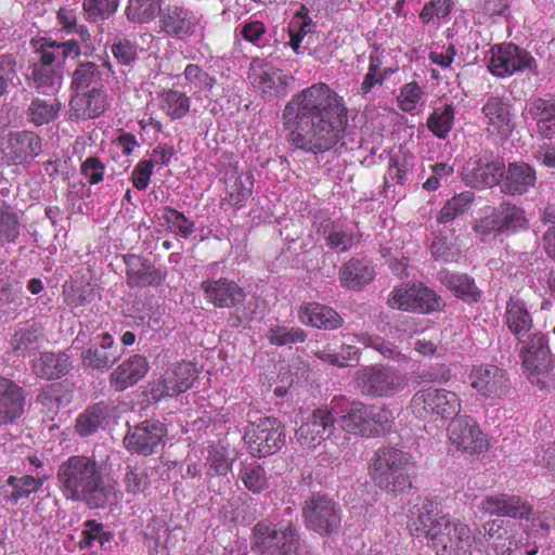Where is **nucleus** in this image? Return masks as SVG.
<instances>
[{
  "label": "nucleus",
  "mask_w": 555,
  "mask_h": 555,
  "mask_svg": "<svg viewBox=\"0 0 555 555\" xmlns=\"http://www.w3.org/2000/svg\"><path fill=\"white\" fill-rule=\"evenodd\" d=\"M283 130L288 142L309 153H324L343 138L348 120L344 98L324 82L292 96L284 107Z\"/></svg>",
  "instance_id": "1"
},
{
  "label": "nucleus",
  "mask_w": 555,
  "mask_h": 555,
  "mask_svg": "<svg viewBox=\"0 0 555 555\" xmlns=\"http://www.w3.org/2000/svg\"><path fill=\"white\" fill-rule=\"evenodd\" d=\"M57 477L66 499L83 501L93 508L116 505L122 496L114 483L104 482L100 466L91 457L70 456L61 464Z\"/></svg>",
  "instance_id": "2"
},
{
  "label": "nucleus",
  "mask_w": 555,
  "mask_h": 555,
  "mask_svg": "<svg viewBox=\"0 0 555 555\" xmlns=\"http://www.w3.org/2000/svg\"><path fill=\"white\" fill-rule=\"evenodd\" d=\"M409 529L412 535L425 538L437 555H466L474 541L467 525L439 515L430 503L418 509Z\"/></svg>",
  "instance_id": "3"
},
{
  "label": "nucleus",
  "mask_w": 555,
  "mask_h": 555,
  "mask_svg": "<svg viewBox=\"0 0 555 555\" xmlns=\"http://www.w3.org/2000/svg\"><path fill=\"white\" fill-rule=\"evenodd\" d=\"M412 467V456L409 453L383 447L376 450L371 460L370 474L376 486L397 494L410 489Z\"/></svg>",
  "instance_id": "4"
},
{
  "label": "nucleus",
  "mask_w": 555,
  "mask_h": 555,
  "mask_svg": "<svg viewBox=\"0 0 555 555\" xmlns=\"http://www.w3.org/2000/svg\"><path fill=\"white\" fill-rule=\"evenodd\" d=\"M251 547L260 555H299L297 528L291 521H258L253 528Z\"/></svg>",
  "instance_id": "5"
},
{
  "label": "nucleus",
  "mask_w": 555,
  "mask_h": 555,
  "mask_svg": "<svg viewBox=\"0 0 555 555\" xmlns=\"http://www.w3.org/2000/svg\"><path fill=\"white\" fill-rule=\"evenodd\" d=\"M525 209L509 202L489 208L482 218L474 222L473 230L485 243L492 242L501 235L515 234L528 227Z\"/></svg>",
  "instance_id": "6"
},
{
  "label": "nucleus",
  "mask_w": 555,
  "mask_h": 555,
  "mask_svg": "<svg viewBox=\"0 0 555 555\" xmlns=\"http://www.w3.org/2000/svg\"><path fill=\"white\" fill-rule=\"evenodd\" d=\"M410 408L417 418L437 422L457 416L462 410V400L454 391L427 387L413 395Z\"/></svg>",
  "instance_id": "7"
},
{
  "label": "nucleus",
  "mask_w": 555,
  "mask_h": 555,
  "mask_svg": "<svg viewBox=\"0 0 555 555\" xmlns=\"http://www.w3.org/2000/svg\"><path fill=\"white\" fill-rule=\"evenodd\" d=\"M354 384L363 396L391 398L405 389L406 378L391 366L369 365L357 371Z\"/></svg>",
  "instance_id": "8"
},
{
  "label": "nucleus",
  "mask_w": 555,
  "mask_h": 555,
  "mask_svg": "<svg viewBox=\"0 0 555 555\" xmlns=\"http://www.w3.org/2000/svg\"><path fill=\"white\" fill-rule=\"evenodd\" d=\"M522 372L528 380L540 388L552 384L551 371L555 360L552 357L547 339L542 333H534L520 350Z\"/></svg>",
  "instance_id": "9"
},
{
  "label": "nucleus",
  "mask_w": 555,
  "mask_h": 555,
  "mask_svg": "<svg viewBox=\"0 0 555 555\" xmlns=\"http://www.w3.org/2000/svg\"><path fill=\"white\" fill-rule=\"evenodd\" d=\"M489 72L499 78H507L517 73L537 74L538 63L530 52L514 43L494 44L490 49Z\"/></svg>",
  "instance_id": "10"
},
{
  "label": "nucleus",
  "mask_w": 555,
  "mask_h": 555,
  "mask_svg": "<svg viewBox=\"0 0 555 555\" xmlns=\"http://www.w3.org/2000/svg\"><path fill=\"white\" fill-rule=\"evenodd\" d=\"M244 440L253 456L274 454L285 442L284 426L276 418L261 417L247 426Z\"/></svg>",
  "instance_id": "11"
},
{
  "label": "nucleus",
  "mask_w": 555,
  "mask_h": 555,
  "mask_svg": "<svg viewBox=\"0 0 555 555\" xmlns=\"http://www.w3.org/2000/svg\"><path fill=\"white\" fill-rule=\"evenodd\" d=\"M302 515L306 527L322 537L336 532L341 524L339 505L322 494H314L306 501Z\"/></svg>",
  "instance_id": "12"
},
{
  "label": "nucleus",
  "mask_w": 555,
  "mask_h": 555,
  "mask_svg": "<svg viewBox=\"0 0 555 555\" xmlns=\"http://www.w3.org/2000/svg\"><path fill=\"white\" fill-rule=\"evenodd\" d=\"M447 434L451 448L465 454H479L489 447L478 423L468 415L453 417L448 425Z\"/></svg>",
  "instance_id": "13"
},
{
  "label": "nucleus",
  "mask_w": 555,
  "mask_h": 555,
  "mask_svg": "<svg viewBox=\"0 0 555 555\" xmlns=\"http://www.w3.org/2000/svg\"><path fill=\"white\" fill-rule=\"evenodd\" d=\"M248 78L253 87L269 99L285 95L293 81L292 76L266 59H254L250 62Z\"/></svg>",
  "instance_id": "14"
},
{
  "label": "nucleus",
  "mask_w": 555,
  "mask_h": 555,
  "mask_svg": "<svg viewBox=\"0 0 555 555\" xmlns=\"http://www.w3.org/2000/svg\"><path fill=\"white\" fill-rule=\"evenodd\" d=\"M392 309L428 313L439 308L440 302L431 289L422 284H402L393 288L388 298Z\"/></svg>",
  "instance_id": "15"
},
{
  "label": "nucleus",
  "mask_w": 555,
  "mask_h": 555,
  "mask_svg": "<svg viewBox=\"0 0 555 555\" xmlns=\"http://www.w3.org/2000/svg\"><path fill=\"white\" fill-rule=\"evenodd\" d=\"M468 378L470 387L485 400L496 401L508 392L507 374L495 365H475Z\"/></svg>",
  "instance_id": "16"
},
{
  "label": "nucleus",
  "mask_w": 555,
  "mask_h": 555,
  "mask_svg": "<svg viewBox=\"0 0 555 555\" xmlns=\"http://www.w3.org/2000/svg\"><path fill=\"white\" fill-rule=\"evenodd\" d=\"M41 152L40 138L30 131H16L0 138V162L20 165Z\"/></svg>",
  "instance_id": "17"
},
{
  "label": "nucleus",
  "mask_w": 555,
  "mask_h": 555,
  "mask_svg": "<svg viewBox=\"0 0 555 555\" xmlns=\"http://www.w3.org/2000/svg\"><path fill=\"white\" fill-rule=\"evenodd\" d=\"M335 424V416L328 408H320L301 424L296 431L297 442L308 450H314L328 437Z\"/></svg>",
  "instance_id": "18"
},
{
  "label": "nucleus",
  "mask_w": 555,
  "mask_h": 555,
  "mask_svg": "<svg viewBox=\"0 0 555 555\" xmlns=\"http://www.w3.org/2000/svg\"><path fill=\"white\" fill-rule=\"evenodd\" d=\"M195 377L196 370L192 363H176L166 370L162 379L153 386L152 396L156 400L178 396L192 387Z\"/></svg>",
  "instance_id": "19"
},
{
  "label": "nucleus",
  "mask_w": 555,
  "mask_h": 555,
  "mask_svg": "<svg viewBox=\"0 0 555 555\" xmlns=\"http://www.w3.org/2000/svg\"><path fill=\"white\" fill-rule=\"evenodd\" d=\"M343 429L350 434L365 436L372 433L365 427L367 405L359 401H349L346 398H334L328 408Z\"/></svg>",
  "instance_id": "20"
},
{
  "label": "nucleus",
  "mask_w": 555,
  "mask_h": 555,
  "mask_svg": "<svg viewBox=\"0 0 555 555\" xmlns=\"http://www.w3.org/2000/svg\"><path fill=\"white\" fill-rule=\"evenodd\" d=\"M167 430L158 421H145L125 437L126 448L132 453L152 454L160 446Z\"/></svg>",
  "instance_id": "21"
},
{
  "label": "nucleus",
  "mask_w": 555,
  "mask_h": 555,
  "mask_svg": "<svg viewBox=\"0 0 555 555\" xmlns=\"http://www.w3.org/2000/svg\"><path fill=\"white\" fill-rule=\"evenodd\" d=\"M207 302L217 308H232L245 300L246 294L236 282L220 278L207 279L201 284Z\"/></svg>",
  "instance_id": "22"
},
{
  "label": "nucleus",
  "mask_w": 555,
  "mask_h": 555,
  "mask_svg": "<svg viewBox=\"0 0 555 555\" xmlns=\"http://www.w3.org/2000/svg\"><path fill=\"white\" fill-rule=\"evenodd\" d=\"M504 176L502 162H489L479 157L469 158L463 167L462 178L472 188H492L499 184Z\"/></svg>",
  "instance_id": "23"
},
{
  "label": "nucleus",
  "mask_w": 555,
  "mask_h": 555,
  "mask_svg": "<svg viewBox=\"0 0 555 555\" xmlns=\"http://www.w3.org/2000/svg\"><path fill=\"white\" fill-rule=\"evenodd\" d=\"M159 26L166 35L185 40L194 35L197 20L195 14L183 5H168L160 12Z\"/></svg>",
  "instance_id": "24"
},
{
  "label": "nucleus",
  "mask_w": 555,
  "mask_h": 555,
  "mask_svg": "<svg viewBox=\"0 0 555 555\" xmlns=\"http://www.w3.org/2000/svg\"><path fill=\"white\" fill-rule=\"evenodd\" d=\"M479 509L488 515L528 518L532 506L517 495L505 493L486 496L479 504Z\"/></svg>",
  "instance_id": "25"
},
{
  "label": "nucleus",
  "mask_w": 555,
  "mask_h": 555,
  "mask_svg": "<svg viewBox=\"0 0 555 555\" xmlns=\"http://www.w3.org/2000/svg\"><path fill=\"white\" fill-rule=\"evenodd\" d=\"M121 353L114 345V338L108 333L95 335L90 346L81 352V359L86 366L92 369H107L114 364Z\"/></svg>",
  "instance_id": "26"
},
{
  "label": "nucleus",
  "mask_w": 555,
  "mask_h": 555,
  "mask_svg": "<svg viewBox=\"0 0 555 555\" xmlns=\"http://www.w3.org/2000/svg\"><path fill=\"white\" fill-rule=\"evenodd\" d=\"M482 113L487 119V131L498 135L500 139H506L514 129V122L511 114V107L499 96H491L482 107Z\"/></svg>",
  "instance_id": "27"
},
{
  "label": "nucleus",
  "mask_w": 555,
  "mask_h": 555,
  "mask_svg": "<svg viewBox=\"0 0 555 555\" xmlns=\"http://www.w3.org/2000/svg\"><path fill=\"white\" fill-rule=\"evenodd\" d=\"M537 173L533 167L524 162L509 163L504 168L502 191L509 195H522L534 188Z\"/></svg>",
  "instance_id": "28"
},
{
  "label": "nucleus",
  "mask_w": 555,
  "mask_h": 555,
  "mask_svg": "<svg viewBox=\"0 0 555 555\" xmlns=\"http://www.w3.org/2000/svg\"><path fill=\"white\" fill-rule=\"evenodd\" d=\"M23 389L9 378L0 376V426L13 423L24 413Z\"/></svg>",
  "instance_id": "29"
},
{
  "label": "nucleus",
  "mask_w": 555,
  "mask_h": 555,
  "mask_svg": "<svg viewBox=\"0 0 555 555\" xmlns=\"http://www.w3.org/2000/svg\"><path fill=\"white\" fill-rule=\"evenodd\" d=\"M147 372V359L141 354H134L113 371L109 383L116 390L121 391L137 384Z\"/></svg>",
  "instance_id": "30"
},
{
  "label": "nucleus",
  "mask_w": 555,
  "mask_h": 555,
  "mask_svg": "<svg viewBox=\"0 0 555 555\" xmlns=\"http://www.w3.org/2000/svg\"><path fill=\"white\" fill-rule=\"evenodd\" d=\"M297 315L302 324L321 330H336L343 325L341 317L333 308L318 302L301 305Z\"/></svg>",
  "instance_id": "31"
},
{
  "label": "nucleus",
  "mask_w": 555,
  "mask_h": 555,
  "mask_svg": "<svg viewBox=\"0 0 555 555\" xmlns=\"http://www.w3.org/2000/svg\"><path fill=\"white\" fill-rule=\"evenodd\" d=\"M107 105L106 94L96 87H93L87 93H77L70 100L72 112L79 119L96 118L105 112Z\"/></svg>",
  "instance_id": "32"
},
{
  "label": "nucleus",
  "mask_w": 555,
  "mask_h": 555,
  "mask_svg": "<svg viewBox=\"0 0 555 555\" xmlns=\"http://www.w3.org/2000/svg\"><path fill=\"white\" fill-rule=\"evenodd\" d=\"M34 49L41 54L44 64H60L68 57H77L80 54V47L75 40L56 42L48 38L33 40Z\"/></svg>",
  "instance_id": "33"
},
{
  "label": "nucleus",
  "mask_w": 555,
  "mask_h": 555,
  "mask_svg": "<svg viewBox=\"0 0 555 555\" xmlns=\"http://www.w3.org/2000/svg\"><path fill=\"white\" fill-rule=\"evenodd\" d=\"M505 324L517 339L526 336L532 328V317L526 304L516 297H511L505 308Z\"/></svg>",
  "instance_id": "34"
},
{
  "label": "nucleus",
  "mask_w": 555,
  "mask_h": 555,
  "mask_svg": "<svg viewBox=\"0 0 555 555\" xmlns=\"http://www.w3.org/2000/svg\"><path fill=\"white\" fill-rule=\"evenodd\" d=\"M529 114L537 122V131L543 139L555 138V96L535 99Z\"/></svg>",
  "instance_id": "35"
},
{
  "label": "nucleus",
  "mask_w": 555,
  "mask_h": 555,
  "mask_svg": "<svg viewBox=\"0 0 555 555\" xmlns=\"http://www.w3.org/2000/svg\"><path fill=\"white\" fill-rule=\"evenodd\" d=\"M374 275V268L369 260L364 259H351L339 271L341 284L352 289L370 283Z\"/></svg>",
  "instance_id": "36"
},
{
  "label": "nucleus",
  "mask_w": 555,
  "mask_h": 555,
  "mask_svg": "<svg viewBox=\"0 0 555 555\" xmlns=\"http://www.w3.org/2000/svg\"><path fill=\"white\" fill-rule=\"evenodd\" d=\"M69 369V358L65 353L43 352L34 361L33 371L46 379L60 378L65 375Z\"/></svg>",
  "instance_id": "37"
},
{
  "label": "nucleus",
  "mask_w": 555,
  "mask_h": 555,
  "mask_svg": "<svg viewBox=\"0 0 555 555\" xmlns=\"http://www.w3.org/2000/svg\"><path fill=\"white\" fill-rule=\"evenodd\" d=\"M160 109L171 119H181L190 111V98L177 89H165L160 92L159 96Z\"/></svg>",
  "instance_id": "38"
},
{
  "label": "nucleus",
  "mask_w": 555,
  "mask_h": 555,
  "mask_svg": "<svg viewBox=\"0 0 555 555\" xmlns=\"http://www.w3.org/2000/svg\"><path fill=\"white\" fill-rule=\"evenodd\" d=\"M162 12V0H128L125 15L130 23L149 24Z\"/></svg>",
  "instance_id": "39"
},
{
  "label": "nucleus",
  "mask_w": 555,
  "mask_h": 555,
  "mask_svg": "<svg viewBox=\"0 0 555 555\" xmlns=\"http://www.w3.org/2000/svg\"><path fill=\"white\" fill-rule=\"evenodd\" d=\"M128 264V284L132 287L147 286L160 280V274L153 266L141 261L140 258L131 257Z\"/></svg>",
  "instance_id": "40"
},
{
  "label": "nucleus",
  "mask_w": 555,
  "mask_h": 555,
  "mask_svg": "<svg viewBox=\"0 0 555 555\" xmlns=\"http://www.w3.org/2000/svg\"><path fill=\"white\" fill-rule=\"evenodd\" d=\"M40 334L33 326L20 327L9 341L11 352L16 357H26L39 347Z\"/></svg>",
  "instance_id": "41"
},
{
  "label": "nucleus",
  "mask_w": 555,
  "mask_h": 555,
  "mask_svg": "<svg viewBox=\"0 0 555 555\" xmlns=\"http://www.w3.org/2000/svg\"><path fill=\"white\" fill-rule=\"evenodd\" d=\"M44 477L24 475L21 477L10 476L7 485L12 488L8 500L16 504L23 499L29 498L31 493L38 492L44 482Z\"/></svg>",
  "instance_id": "42"
},
{
  "label": "nucleus",
  "mask_w": 555,
  "mask_h": 555,
  "mask_svg": "<svg viewBox=\"0 0 555 555\" xmlns=\"http://www.w3.org/2000/svg\"><path fill=\"white\" fill-rule=\"evenodd\" d=\"M324 240L326 245L339 251H346L356 244V235L349 225L330 223L324 228Z\"/></svg>",
  "instance_id": "43"
},
{
  "label": "nucleus",
  "mask_w": 555,
  "mask_h": 555,
  "mask_svg": "<svg viewBox=\"0 0 555 555\" xmlns=\"http://www.w3.org/2000/svg\"><path fill=\"white\" fill-rule=\"evenodd\" d=\"M442 282L456 297L465 301H477L479 298V292L474 280L466 274L446 273Z\"/></svg>",
  "instance_id": "44"
},
{
  "label": "nucleus",
  "mask_w": 555,
  "mask_h": 555,
  "mask_svg": "<svg viewBox=\"0 0 555 555\" xmlns=\"http://www.w3.org/2000/svg\"><path fill=\"white\" fill-rule=\"evenodd\" d=\"M347 341H357L362 344L364 347H371L377 350L384 358L393 359L396 361H401L404 359V356L398 350L397 346L378 336H373L370 334L348 335Z\"/></svg>",
  "instance_id": "45"
},
{
  "label": "nucleus",
  "mask_w": 555,
  "mask_h": 555,
  "mask_svg": "<svg viewBox=\"0 0 555 555\" xmlns=\"http://www.w3.org/2000/svg\"><path fill=\"white\" fill-rule=\"evenodd\" d=\"M393 420V414L388 408L367 405L365 427L371 429L372 433L365 434L364 437H376L389 431Z\"/></svg>",
  "instance_id": "46"
},
{
  "label": "nucleus",
  "mask_w": 555,
  "mask_h": 555,
  "mask_svg": "<svg viewBox=\"0 0 555 555\" xmlns=\"http://www.w3.org/2000/svg\"><path fill=\"white\" fill-rule=\"evenodd\" d=\"M475 194L472 191H465L454 195L441 208L437 221L439 223H448L457 216L464 214L473 204Z\"/></svg>",
  "instance_id": "47"
},
{
  "label": "nucleus",
  "mask_w": 555,
  "mask_h": 555,
  "mask_svg": "<svg viewBox=\"0 0 555 555\" xmlns=\"http://www.w3.org/2000/svg\"><path fill=\"white\" fill-rule=\"evenodd\" d=\"M454 120V109L451 105L436 107L427 119L428 129L438 138L449 135Z\"/></svg>",
  "instance_id": "48"
},
{
  "label": "nucleus",
  "mask_w": 555,
  "mask_h": 555,
  "mask_svg": "<svg viewBox=\"0 0 555 555\" xmlns=\"http://www.w3.org/2000/svg\"><path fill=\"white\" fill-rule=\"evenodd\" d=\"M240 479L253 493H260L269 487L266 472L257 462L243 464L240 469Z\"/></svg>",
  "instance_id": "49"
},
{
  "label": "nucleus",
  "mask_w": 555,
  "mask_h": 555,
  "mask_svg": "<svg viewBox=\"0 0 555 555\" xmlns=\"http://www.w3.org/2000/svg\"><path fill=\"white\" fill-rule=\"evenodd\" d=\"M57 22L61 25L63 31L78 35L85 48H90L91 34L86 25L77 24V14L75 10L61 8L57 12Z\"/></svg>",
  "instance_id": "50"
},
{
  "label": "nucleus",
  "mask_w": 555,
  "mask_h": 555,
  "mask_svg": "<svg viewBox=\"0 0 555 555\" xmlns=\"http://www.w3.org/2000/svg\"><path fill=\"white\" fill-rule=\"evenodd\" d=\"M312 20L308 16L307 12H305V9L302 8L301 11L294 15L288 25L291 47L296 53H299L300 43L302 42L304 38L312 31Z\"/></svg>",
  "instance_id": "51"
},
{
  "label": "nucleus",
  "mask_w": 555,
  "mask_h": 555,
  "mask_svg": "<svg viewBox=\"0 0 555 555\" xmlns=\"http://www.w3.org/2000/svg\"><path fill=\"white\" fill-rule=\"evenodd\" d=\"M119 0H83L85 17L89 22L109 18L118 10Z\"/></svg>",
  "instance_id": "52"
},
{
  "label": "nucleus",
  "mask_w": 555,
  "mask_h": 555,
  "mask_svg": "<svg viewBox=\"0 0 555 555\" xmlns=\"http://www.w3.org/2000/svg\"><path fill=\"white\" fill-rule=\"evenodd\" d=\"M415 158L411 154L399 153L391 157L387 171V178L397 183L403 184L411 175Z\"/></svg>",
  "instance_id": "53"
},
{
  "label": "nucleus",
  "mask_w": 555,
  "mask_h": 555,
  "mask_svg": "<svg viewBox=\"0 0 555 555\" xmlns=\"http://www.w3.org/2000/svg\"><path fill=\"white\" fill-rule=\"evenodd\" d=\"M106 409L102 404H96L86 410L77 420L76 429L80 436H89L95 433L104 418Z\"/></svg>",
  "instance_id": "54"
},
{
  "label": "nucleus",
  "mask_w": 555,
  "mask_h": 555,
  "mask_svg": "<svg viewBox=\"0 0 555 555\" xmlns=\"http://www.w3.org/2000/svg\"><path fill=\"white\" fill-rule=\"evenodd\" d=\"M59 109L60 104L56 100L36 99L28 108L29 119L36 126H41L54 119Z\"/></svg>",
  "instance_id": "55"
},
{
  "label": "nucleus",
  "mask_w": 555,
  "mask_h": 555,
  "mask_svg": "<svg viewBox=\"0 0 555 555\" xmlns=\"http://www.w3.org/2000/svg\"><path fill=\"white\" fill-rule=\"evenodd\" d=\"M307 335L300 327L272 326L267 332V339L271 345L285 346L305 341Z\"/></svg>",
  "instance_id": "56"
},
{
  "label": "nucleus",
  "mask_w": 555,
  "mask_h": 555,
  "mask_svg": "<svg viewBox=\"0 0 555 555\" xmlns=\"http://www.w3.org/2000/svg\"><path fill=\"white\" fill-rule=\"evenodd\" d=\"M254 179L249 172L241 173L228 191L229 203L242 207L253 193Z\"/></svg>",
  "instance_id": "57"
},
{
  "label": "nucleus",
  "mask_w": 555,
  "mask_h": 555,
  "mask_svg": "<svg viewBox=\"0 0 555 555\" xmlns=\"http://www.w3.org/2000/svg\"><path fill=\"white\" fill-rule=\"evenodd\" d=\"M208 474L227 475L232 468V459L223 446H212L207 457Z\"/></svg>",
  "instance_id": "58"
},
{
  "label": "nucleus",
  "mask_w": 555,
  "mask_h": 555,
  "mask_svg": "<svg viewBox=\"0 0 555 555\" xmlns=\"http://www.w3.org/2000/svg\"><path fill=\"white\" fill-rule=\"evenodd\" d=\"M424 91L417 82L412 81L405 83L397 96L398 106L406 113H412L416 109L418 104L423 101Z\"/></svg>",
  "instance_id": "59"
},
{
  "label": "nucleus",
  "mask_w": 555,
  "mask_h": 555,
  "mask_svg": "<svg viewBox=\"0 0 555 555\" xmlns=\"http://www.w3.org/2000/svg\"><path fill=\"white\" fill-rule=\"evenodd\" d=\"M183 75L190 89L195 91H210L215 85V79L196 64L186 65Z\"/></svg>",
  "instance_id": "60"
},
{
  "label": "nucleus",
  "mask_w": 555,
  "mask_h": 555,
  "mask_svg": "<svg viewBox=\"0 0 555 555\" xmlns=\"http://www.w3.org/2000/svg\"><path fill=\"white\" fill-rule=\"evenodd\" d=\"M101 80V73L93 63L81 64L73 74L72 86L76 90H83Z\"/></svg>",
  "instance_id": "61"
},
{
  "label": "nucleus",
  "mask_w": 555,
  "mask_h": 555,
  "mask_svg": "<svg viewBox=\"0 0 555 555\" xmlns=\"http://www.w3.org/2000/svg\"><path fill=\"white\" fill-rule=\"evenodd\" d=\"M124 483L127 493L137 495L149 488L150 480L143 468L129 466L125 474Z\"/></svg>",
  "instance_id": "62"
},
{
  "label": "nucleus",
  "mask_w": 555,
  "mask_h": 555,
  "mask_svg": "<svg viewBox=\"0 0 555 555\" xmlns=\"http://www.w3.org/2000/svg\"><path fill=\"white\" fill-rule=\"evenodd\" d=\"M53 64H44L40 56V62L34 65L33 78L38 87H54L61 81V73L52 67Z\"/></svg>",
  "instance_id": "63"
},
{
  "label": "nucleus",
  "mask_w": 555,
  "mask_h": 555,
  "mask_svg": "<svg viewBox=\"0 0 555 555\" xmlns=\"http://www.w3.org/2000/svg\"><path fill=\"white\" fill-rule=\"evenodd\" d=\"M164 218L168 223L169 228L173 230L180 236L186 238L193 233L194 223L190 221L180 211L167 207L165 209Z\"/></svg>",
  "instance_id": "64"
}]
</instances>
